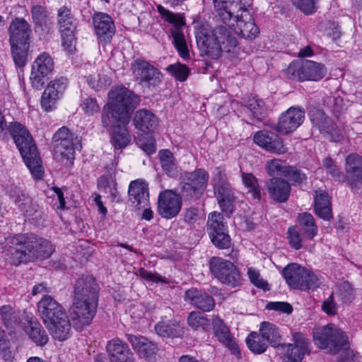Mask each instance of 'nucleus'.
<instances>
[{
    "label": "nucleus",
    "instance_id": "2",
    "mask_svg": "<svg viewBox=\"0 0 362 362\" xmlns=\"http://www.w3.org/2000/svg\"><path fill=\"white\" fill-rule=\"evenodd\" d=\"M3 133L9 134L12 137L33 177L41 178L43 173L41 160L32 136L25 127L17 122H10L6 124Z\"/></svg>",
    "mask_w": 362,
    "mask_h": 362
},
{
    "label": "nucleus",
    "instance_id": "3",
    "mask_svg": "<svg viewBox=\"0 0 362 362\" xmlns=\"http://www.w3.org/2000/svg\"><path fill=\"white\" fill-rule=\"evenodd\" d=\"M197 43L202 55L216 59L223 52H230L237 45L236 39L231 36L226 26H218L211 32L199 30L196 35Z\"/></svg>",
    "mask_w": 362,
    "mask_h": 362
},
{
    "label": "nucleus",
    "instance_id": "36",
    "mask_svg": "<svg viewBox=\"0 0 362 362\" xmlns=\"http://www.w3.org/2000/svg\"><path fill=\"white\" fill-rule=\"evenodd\" d=\"M158 334L163 337H179L184 334V327L176 321L160 322L155 326Z\"/></svg>",
    "mask_w": 362,
    "mask_h": 362
},
{
    "label": "nucleus",
    "instance_id": "45",
    "mask_svg": "<svg viewBox=\"0 0 362 362\" xmlns=\"http://www.w3.org/2000/svg\"><path fill=\"white\" fill-rule=\"evenodd\" d=\"M187 323L194 330H206L209 325V320L199 311H192L187 317Z\"/></svg>",
    "mask_w": 362,
    "mask_h": 362
},
{
    "label": "nucleus",
    "instance_id": "16",
    "mask_svg": "<svg viewBox=\"0 0 362 362\" xmlns=\"http://www.w3.org/2000/svg\"><path fill=\"white\" fill-rule=\"evenodd\" d=\"M74 300L98 301L99 287L91 276H82L76 280L74 288Z\"/></svg>",
    "mask_w": 362,
    "mask_h": 362
},
{
    "label": "nucleus",
    "instance_id": "53",
    "mask_svg": "<svg viewBox=\"0 0 362 362\" xmlns=\"http://www.w3.org/2000/svg\"><path fill=\"white\" fill-rule=\"evenodd\" d=\"M287 238L288 240L289 245L292 248L299 250L303 247V237L298 226H291L288 228Z\"/></svg>",
    "mask_w": 362,
    "mask_h": 362
},
{
    "label": "nucleus",
    "instance_id": "25",
    "mask_svg": "<svg viewBox=\"0 0 362 362\" xmlns=\"http://www.w3.org/2000/svg\"><path fill=\"white\" fill-rule=\"evenodd\" d=\"M185 297V300L204 312H209L215 306V300L211 296L197 288L187 290Z\"/></svg>",
    "mask_w": 362,
    "mask_h": 362
},
{
    "label": "nucleus",
    "instance_id": "20",
    "mask_svg": "<svg viewBox=\"0 0 362 362\" xmlns=\"http://www.w3.org/2000/svg\"><path fill=\"white\" fill-rule=\"evenodd\" d=\"M28 244L32 256L30 262L35 259H47L54 252V247L49 240L33 233L28 234Z\"/></svg>",
    "mask_w": 362,
    "mask_h": 362
},
{
    "label": "nucleus",
    "instance_id": "21",
    "mask_svg": "<svg viewBox=\"0 0 362 362\" xmlns=\"http://www.w3.org/2000/svg\"><path fill=\"white\" fill-rule=\"evenodd\" d=\"M31 32L29 23L24 18H14L8 28L10 44L29 43Z\"/></svg>",
    "mask_w": 362,
    "mask_h": 362
},
{
    "label": "nucleus",
    "instance_id": "29",
    "mask_svg": "<svg viewBox=\"0 0 362 362\" xmlns=\"http://www.w3.org/2000/svg\"><path fill=\"white\" fill-rule=\"evenodd\" d=\"M346 179L352 187L362 182V158L357 154H350L346 159Z\"/></svg>",
    "mask_w": 362,
    "mask_h": 362
},
{
    "label": "nucleus",
    "instance_id": "18",
    "mask_svg": "<svg viewBox=\"0 0 362 362\" xmlns=\"http://www.w3.org/2000/svg\"><path fill=\"white\" fill-rule=\"evenodd\" d=\"M40 315L45 326L65 314L63 307L52 296L45 295L37 303Z\"/></svg>",
    "mask_w": 362,
    "mask_h": 362
},
{
    "label": "nucleus",
    "instance_id": "10",
    "mask_svg": "<svg viewBox=\"0 0 362 362\" xmlns=\"http://www.w3.org/2000/svg\"><path fill=\"white\" fill-rule=\"evenodd\" d=\"M209 269L214 277L222 284L233 288L240 284V274L230 261L213 257L209 261Z\"/></svg>",
    "mask_w": 362,
    "mask_h": 362
},
{
    "label": "nucleus",
    "instance_id": "23",
    "mask_svg": "<svg viewBox=\"0 0 362 362\" xmlns=\"http://www.w3.org/2000/svg\"><path fill=\"white\" fill-rule=\"evenodd\" d=\"M129 199L138 209L146 207L148 204V184L141 180L132 181L129 186Z\"/></svg>",
    "mask_w": 362,
    "mask_h": 362
},
{
    "label": "nucleus",
    "instance_id": "60",
    "mask_svg": "<svg viewBox=\"0 0 362 362\" xmlns=\"http://www.w3.org/2000/svg\"><path fill=\"white\" fill-rule=\"evenodd\" d=\"M337 295L342 302L350 303L354 299V292L351 284L348 281L341 283L338 287Z\"/></svg>",
    "mask_w": 362,
    "mask_h": 362
},
{
    "label": "nucleus",
    "instance_id": "32",
    "mask_svg": "<svg viewBox=\"0 0 362 362\" xmlns=\"http://www.w3.org/2000/svg\"><path fill=\"white\" fill-rule=\"evenodd\" d=\"M301 69L303 81H318L324 78L327 73V69L323 64L311 60L303 61Z\"/></svg>",
    "mask_w": 362,
    "mask_h": 362
},
{
    "label": "nucleus",
    "instance_id": "12",
    "mask_svg": "<svg viewBox=\"0 0 362 362\" xmlns=\"http://www.w3.org/2000/svg\"><path fill=\"white\" fill-rule=\"evenodd\" d=\"M313 127L320 131L323 136L331 141H339L343 139L341 131L334 121L320 110L310 113Z\"/></svg>",
    "mask_w": 362,
    "mask_h": 362
},
{
    "label": "nucleus",
    "instance_id": "41",
    "mask_svg": "<svg viewBox=\"0 0 362 362\" xmlns=\"http://www.w3.org/2000/svg\"><path fill=\"white\" fill-rule=\"evenodd\" d=\"M159 157L163 171L169 177H176L178 175V167L173 153L168 149H163L159 152Z\"/></svg>",
    "mask_w": 362,
    "mask_h": 362
},
{
    "label": "nucleus",
    "instance_id": "1",
    "mask_svg": "<svg viewBox=\"0 0 362 362\" xmlns=\"http://www.w3.org/2000/svg\"><path fill=\"white\" fill-rule=\"evenodd\" d=\"M108 98L109 102L103 108L102 124L112 128L111 143L115 148H123L130 142L126 128L130 120V112L139 105L140 98L128 88L119 86L110 90Z\"/></svg>",
    "mask_w": 362,
    "mask_h": 362
},
{
    "label": "nucleus",
    "instance_id": "49",
    "mask_svg": "<svg viewBox=\"0 0 362 362\" xmlns=\"http://www.w3.org/2000/svg\"><path fill=\"white\" fill-rule=\"evenodd\" d=\"M246 107L251 112L253 117L257 119H261L264 116L267 110L264 102L257 97L249 98Z\"/></svg>",
    "mask_w": 362,
    "mask_h": 362
},
{
    "label": "nucleus",
    "instance_id": "22",
    "mask_svg": "<svg viewBox=\"0 0 362 362\" xmlns=\"http://www.w3.org/2000/svg\"><path fill=\"white\" fill-rule=\"evenodd\" d=\"M97 35L101 42H110L115 33V27L112 18L104 13H95L93 18Z\"/></svg>",
    "mask_w": 362,
    "mask_h": 362
},
{
    "label": "nucleus",
    "instance_id": "26",
    "mask_svg": "<svg viewBox=\"0 0 362 362\" xmlns=\"http://www.w3.org/2000/svg\"><path fill=\"white\" fill-rule=\"evenodd\" d=\"M212 325L218 340L228 348L234 354H239L238 344L233 340L228 327L218 316H214Z\"/></svg>",
    "mask_w": 362,
    "mask_h": 362
},
{
    "label": "nucleus",
    "instance_id": "55",
    "mask_svg": "<svg viewBox=\"0 0 362 362\" xmlns=\"http://www.w3.org/2000/svg\"><path fill=\"white\" fill-rule=\"evenodd\" d=\"M87 82L89 86L96 90L105 88L111 83V80L107 76L100 74H92L87 77Z\"/></svg>",
    "mask_w": 362,
    "mask_h": 362
},
{
    "label": "nucleus",
    "instance_id": "30",
    "mask_svg": "<svg viewBox=\"0 0 362 362\" xmlns=\"http://www.w3.org/2000/svg\"><path fill=\"white\" fill-rule=\"evenodd\" d=\"M71 324V319L69 320L65 313L59 317L57 320H53L46 327L54 339L64 341L70 336Z\"/></svg>",
    "mask_w": 362,
    "mask_h": 362
},
{
    "label": "nucleus",
    "instance_id": "28",
    "mask_svg": "<svg viewBox=\"0 0 362 362\" xmlns=\"http://www.w3.org/2000/svg\"><path fill=\"white\" fill-rule=\"evenodd\" d=\"M245 15H238L235 32L240 36L246 39H254L259 33V28L255 24L252 16L244 10Z\"/></svg>",
    "mask_w": 362,
    "mask_h": 362
},
{
    "label": "nucleus",
    "instance_id": "11",
    "mask_svg": "<svg viewBox=\"0 0 362 362\" xmlns=\"http://www.w3.org/2000/svg\"><path fill=\"white\" fill-rule=\"evenodd\" d=\"M97 306L98 301L74 300L69 310L73 327L82 330L88 326L95 315Z\"/></svg>",
    "mask_w": 362,
    "mask_h": 362
},
{
    "label": "nucleus",
    "instance_id": "31",
    "mask_svg": "<svg viewBox=\"0 0 362 362\" xmlns=\"http://www.w3.org/2000/svg\"><path fill=\"white\" fill-rule=\"evenodd\" d=\"M133 122L135 127L144 133L154 131L158 126L157 117L146 109L136 111Z\"/></svg>",
    "mask_w": 362,
    "mask_h": 362
},
{
    "label": "nucleus",
    "instance_id": "52",
    "mask_svg": "<svg viewBox=\"0 0 362 362\" xmlns=\"http://www.w3.org/2000/svg\"><path fill=\"white\" fill-rule=\"evenodd\" d=\"M292 339L296 349L303 354H309L310 353V342L307 337L301 332H293Z\"/></svg>",
    "mask_w": 362,
    "mask_h": 362
},
{
    "label": "nucleus",
    "instance_id": "9",
    "mask_svg": "<svg viewBox=\"0 0 362 362\" xmlns=\"http://www.w3.org/2000/svg\"><path fill=\"white\" fill-rule=\"evenodd\" d=\"M213 180L214 194L222 211L231 214L235 210V197L225 173L220 168H216Z\"/></svg>",
    "mask_w": 362,
    "mask_h": 362
},
{
    "label": "nucleus",
    "instance_id": "33",
    "mask_svg": "<svg viewBox=\"0 0 362 362\" xmlns=\"http://www.w3.org/2000/svg\"><path fill=\"white\" fill-rule=\"evenodd\" d=\"M305 267L291 263L283 269L282 274L289 286L300 290L301 282L303 281L304 275H305Z\"/></svg>",
    "mask_w": 362,
    "mask_h": 362
},
{
    "label": "nucleus",
    "instance_id": "44",
    "mask_svg": "<svg viewBox=\"0 0 362 362\" xmlns=\"http://www.w3.org/2000/svg\"><path fill=\"white\" fill-rule=\"evenodd\" d=\"M246 342L249 349L257 354L264 353L269 344L260 333L257 332L250 334L246 339Z\"/></svg>",
    "mask_w": 362,
    "mask_h": 362
},
{
    "label": "nucleus",
    "instance_id": "24",
    "mask_svg": "<svg viewBox=\"0 0 362 362\" xmlns=\"http://www.w3.org/2000/svg\"><path fill=\"white\" fill-rule=\"evenodd\" d=\"M266 187L270 198L280 203L287 201L291 193L290 184L279 177L269 179Z\"/></svg>",
    "mask_w": 362,
    "mask_h": 362
},
{
    "label": "nucleus",
    "instance_id": "34",
    "mask_svg": "<svg viewBox=\"0 0 362 362\" xmlns=\"http://www.w3.org/2000/svg\"><path fill=\"white\" fill-rule=\"evenodd\" d=\"M106 350L112 362H121V361L127 360V357H129V354L132 353L128 345L119 338L109 341L106 346Z\"/></svg>",
    "mask_w": 362,
    "mask_h": 362
},
{
    "label": "nucleus",
    "instance_id": "13",
    "mask_svg": "<svg viewBox=\"0 0 362 362\" xmlns=\"http://www.w3.org/2000/svg\"><path fill=\"white\" fill-rule=\"evenodd\" d=\"M135 78L139 83L147 86H156L162 81L163 75L153 65L144 60L137 59L132 65Z\"/></svg>",
    "mask_w": 362,
    "mask_h": 362
},
{
    "label": "nucleus",
    "instance_id": "35",
    "mask_svg": "<svg viewBox=\"0 0 362 362\" xmlns=\"http://www.w3.org/2000/svg\"><path fill=\"white\" fill-rule=\"evenodd\" d=\"M127 339L142 357L148 358L155 354L157 350L156 344L144 337L127 334Z\"/></svg>",
    "mask_w": 362,
    "mask_h": 362
},
{
    "label": "nucleus",
    "instance_id": "64",
    "mask_svg": "<svg viewBox=\"0 0 362 362\" xmlns=\"http://www.w3.org/2000/svg\"><path fill=\"white\" fill-rule=\"evenodd\" d=\"M301 64L298 62L291 63L285 71L286 76L291 80L303 81L301 78Z\"/></svg>",
    "mask_w": 362,
    "mask_h": 362
},
{
    "label": "nucleus",
    "instance_id": "58",
    "mask_svg": "<svg viewBox=\"0 0 362 362\" xmlns=\"http://www.w3.org/2000/svg\"><path fill=\"white\" fill-rule=\"evenodd\" d=\"M80 107L83 113L87 116H93L98 114L100 111V105L98 103L96 98L92 97H87L84 98Z\"/></svg>",
    "mask_w": 362,
    "mask_h": 362
},
{
    "label": "nucleus",
    "instance_id": "46",
    "mask_svg": "<svg viewBox=\"0 0 362 362\" xmlns=\"http://www.w3.org/2000/svg\"><path fill=\"white\" fill-rule=\"evenodd\" d=\"M11 54L15 64L18 67H23L25 65L27 61L29 43L10 44Z\"/></svg>",
    "mask_w": 362,
    "mask_h": 362
},
{
    "label": "nucleus",
    "instance_id": "8",
    "mask_svg": "<svg viewBox=\"0 0 362 362\" xmlns=\"http://www.w3.org/2000/svg\"><path fill=\"white\" fill-rule=\"evenodd\" d=\"M28 234H17L6 238L4 255L10 264L18 266L30 262Z\"/></svg>",
    "mask_w": 362,
    "mask_h": 362
},
{
    "label": "nucleus",
    "instance_id": "37",
    "mask_svg": "<svg viewBox=\"0 0 362 362\" xmlns=\"http://www.w3.org/2000/svg\"><path fill=\"white\" fill-rule=\"evenodd\" d=\"M315 211L316 214L324 220L329 221L332 218L331 204L326 192H316Z\"/></svg>",
    "mask_w": 362,
    "mask_h": 362
},
{
    "label": "nucleus",
    "instance_id": "19",
    "mask_svg": "<svg viewBox=\"0 0 362 362\" xmlns=\"http://www.w3.org/2000/svg\"><path fill=\"white\" fill-rule=\"evenodd\" d=\"M253 140L255 144L267 151L277 154H283L287 152V148L284 146L282 139L267 130L256 132Z\"/></svg>",
    "mask_w": 362,
    "mask_h": 362
},
{
    "label": "nucleus",
    "instance_id": "42",
    "mask_svg": "<svg viewBox=\"0 0 362 362\" xmlns=\"http://www.w3.org/2000/svg\"><path fill=\"white\" fill-rule=\"evenodd\" d=\"M298 221L304 231V235L309 240H313L318 232L314 217L308 213L300 214Z\"/></svg>",
    "mask_w": 362,
    "mask_h": 362
},
{
    "label": "nucleus",
    "instance_id": "15",
    "mask_svg": "<svg viewBox=\"0 0 362 362\" xmlns=\"http://www.w3.org/2000/svg\"><path fill=\"white\" fill-rule=\"evenodd\" d=\"M181 207V198L173 190H165L159 194L158 211L163 218L170 219L175 217Z\"/></svg>",
    "mask_w": 362,
    "mask_h": 362
},
{
    "label": "nucleus",
    "instance_id": "59",
    "mask_svg": "<svg viewBox=\"0 0 362 362\" xmlns=\"http://www.w3.org/2000/svg\"><path fill=\"white\" fill-rule=\"evenodd\" d=\"M209 237L213 244L218 249H226L230 246V238L227 230L218 232Z\"/></svg>",
    "mask_w": 362,
    "mask_h": 362
},
{
    "label": "nucleus",
    "instance_id": "54",
    "mask_svg": "<svg viewBox=\"0 0 362 362\" xmlns=\"http://www.w3.org/2000/svg\"><path fill=\"white\" fill-rule=\"evenodd\" d=\"M305 275H304L303 281L301 282L300 290L307 291L309 289H315L321 284L319 277L313 272L305 268Z\"/></svg>",
    "mask_w": 362,
    "mask_h": 362
},
{
    "label": "nucleus",
    "instance_id": "39",
    "mask_svg": "<svg viewBox=\"0 0 362 362\" xmlns=\"http://www.w3.org/2000/svg\"><path fill=\"white\" fill-rule=\"evenodd\" d=\"M25 331L30 339L37 346H45L48 342V335L46 331L38 322H29L25 326Z\"/></svg>",
    "mask_w": 362,
    "mask_h": 362
},
{
    "label": "nucleus",
    "instance_id": "50",
    "mask_svg": "<svg viewBox=\"0 0 362 362\" xmlns=\"http://www.w3.org/2000/svg\"><path fill=\"white\" fill-rule=\"evenodd\" d=\"M280 347L284 351V362H301L305 356L293 344H283Z\"/></svg>",
    "mask_w": 362,
    "mask_h": 362
},
{
    "label": "nucleus",
    "instance_id": "47",
    "mask_svg": "<svg viewBox=\"0 0 362 362\" xmlns=\"http://www.w3.org/2000/svg\"><path fill=\"white\" fill-rule=\"evenodd\" d=\"M288 165L283 160L274 158L267 161L265 169L268 175L271 177L284 175V171L287 170Z\"/></svg>",
    "mask_w": 362,
    "mask_h": 362
},
{
    "label": "nucleus",
    "instance_id": "61",
    "mask_svg": "<svg viewBox=\"0 0 362 362\" xmlns=\"http://www.w3.org/2000/svg\"><path fill=\"white\" fill-rule=\"evenodd\" d=\"M247 274L250 281L257 288L264 290V291H269L270 287L267 281L260 277L259 273L252 268L247 269Z\"/></svg>",
    "mask_w": 362,
    "mask_h": 362
},
{
    "label": "nucleus",
    "instance_id": "57",
    "mask_svg": "<svg viewBox=\"0 0 362 362\" xmlns=\"http://www.w3.org/2000/svg\"><path fill=\"white\" fill-rule=\"evenodd\" d=\"M166 70L180 81H186L189 74L188 67L180 63L169 65Z\"/></svg>",
    "mask_w": 362,
    "mask_h": 362
},
{
    "label": "nucleus",
    "instance_id": "7",
    "mask_svg": "<svg viewBox=\"0 0 362 362\" xmlns=\"http://www.w3.org/2000/svg\"><path fill=\"white\" fill-rule=\"evenodd\" d=\"M54 153L61 157L62 163L66 166L74 164L75 149L81 147L77 136L70 132L68 128H60L53 136Z\"/></svg>",
    "mask_w": 362,
    "mask_h": 362
},
{
    "label": "nucleus",
    "instance_id": "48",
    "mask_svg": "<svg viewBox=\"0 0 362 362\" xmlns=\"http://www.w3.org/2000/svg\"><path fill=\"white\" fill-rule=\"evenodd\" d=\"M242 180L252 197L255 199H260L261 192L257 179L252 173H242Z\"/></svg>",
    "mask_w": 362,
    "mask_h": 362
},
{
    "label": "nucleus",
    "instance_id": "17",
    "mask_svg": "<svg viewBox=\"0 0 362 362\" xmlns=\"http://www.w3.org/2000/svg\"><path fill=\"white\" fill-rule=\"evenodd\" d=\"M305 113L296 107H291L279 117L274 129L279 133L287 134L296 130L303 122Z\"/></svg>",
    "mask_w": 362,
    "mask_h": 362
},
{
    "label": "nucleus",
    "instance_id": "14",
    "mask_svg": "<svg viewBox=\"0 0 362 362\" xmlns=\"http://www.w3.org/2000/svg\"><path fill=\"white\" fill-rule=\"evenodd\" d=\"M54 62L51 56L43 52L35 60L31 71L30 80L33 87L40 89L45 83V78L52 73Z\"/></svg>",
    "mask_w": 362,
    "mask_h": 362
},
{
    "label": "nucleus",
    "instance_id": "6",
    "mask_svg": "<svg viewBox=\"0 0 362 362\" xmlns=\"http://www.w3.org/2000/svg\"><path fill=\"white\" fill-rule=\"evenodd\" d=\"M209 178V173L203 168L182 173L180 183L182 195L194 200L198 199L204 194Z\"/></svg>",
    "mask_w": 362,
    "mask_h": 362
},
{
    "label": "nucleus",
    "instance_id": "56",
    "mask_svg": "<svg viewBox=\"0 0 362 362\" xmlns=\"http://www.w3.org/2000/svg\"><path fill=\"white\" fill-rule=\"evenodd\" d=\"M33 21L37 26L45 25L48 18V11L40 5L33 6L31 8Z\"/></svg>",
    "mask_w": 362,
    "mask_h": 362
},
{
    "label": "nucleus",
    "instance_id": "63",
    "mask_svg": "<svg viewBox=\"0 0 362 362\" xmlns=\"http://www.w3.org/2000/svg\"><path fill=\"white\" fill-rule=\"evenodd\" d=\"M293 5L305 14H312L316 11L317 0H292Z\"/></svg>",
    "mask_w": 362,
    "mask_h": 362
},
{
    "label": "nucleus",
    "instance_id": "51",
    "mask_svg": "<svg viewBox=\"0 0 362 362\" xmlns=\"http://www.w3.org/2000/svg\"><path fill=\"white\" fill-rule=\"evenodd\" d=\"M67 86V81L64 78H56L49 82L45 91L59 99L64 94Z\"/></svg>",
    "mask_w": 362,
    "mask_h": 362
},
{
    "label": "nucleus",
    "instance_id": "5",
    "mask_svg": "<svg viewBox=\"0 0 362 362\" xmlns=\"http://www.w3.org/2000/svg\"><path fill=\"white\" fill-rule=\"evenodd\" d=\"M156 8L162 18L173 25L170 28V34L173 39V44L180 57L184 59L189 58V52L182 32V28L185 25L183 15L175 13L160 4Z\"/></svg>",
    "mask_w": 362,
    "mask_h": 362
},
{
    "label": "nucleus",
    "instance_id": "38",
    "mask_svg": "<svg viewBox=\"0 0 362 362\" xmlns=\"http://www.w3.org/2000/svg\"><path fill=\"white\" fill-rule=\"evenodd\" d=\"M57 23L62 33H65L66 31L74 32L76 28V19L71 8L64 6L58 9Z\"/></svg>",
    "mask_w": 362,
    "mask_h": 362
},
{
    "label": "nucleus",
    "instance_id": "4",
    "mask_svg": "<svg viewBox=\"0 0 362 362\" xmlns=\"http://www.w3.org/2000/svg\"><path fill=\"white\" fill-rule=\"evenodd\" d=\"M313 334L315 344L321 349H327L332 354L346 349L349 344L347 335L332 324L315 329Z\"/></svg>",
    "mask_w": 362,
    "mask_h": 362
},
{
    "label": "nucleus",
    "instance_id": "62",
    "mask_svg": "<svg viewBox=\"0 0 362 362\" xmlns=\"http://www.w3.org/2000/svg\"><path fill=\"white\" fill-rule=\"evenodd\" d=\"M284 177H286L291 182L300 184L306 180V175L300 170L294 167L288 165L287 170L284 171Z\"/></svg>",
    "mask_w": 362,
    "mask_h": 362
},
{
    "label": "nucleus",
    "instance_id": "27",
    "mask_svg": "<svg viewBox=\"0 0 362 362\" xmlns=\"http://www.w3.org/2000/svg\"><path fill=\"white\" fill-rule=\"evenodd\" d=\"M8 193L21 211L28 216H33L37 211L38 205L20 187H11L8 189Z\"/></svg>",
    "mask_w": 362,
    "mask_h": 362
},
{
    "label": "nucleus",
    "instance_id": "40",
    "mask_svg": "<svg viewBox=\"0 0 362 362\" xmlns=\"http://www.w3.org/2000/svg\"><path fill=\"white\" fill-rule=\"evenodd\" d=\"M259 333L272 346H281V334L276 325L269 322H262L259 327Z\"/></svg>",
    "mask_w": 362,
    "mask_h": 362
},
{
    "label": "nucleus",
    "instance_id": "43",
    "mask_svg": "<svg viewBox=\"0 0 362 362\" xmlns=\"http://www.w3.org/2000/svg\"><path fill=\"white\" fill-rule=\"evenodd\" d=\"M223 216L221 213L214 211L208 216L206 229L209 235H213L214 233L227 230V226L223 221Z\"/></svg>",
    "mask_w": 362,
    "mask_h": 362
}]
</instances>
